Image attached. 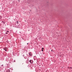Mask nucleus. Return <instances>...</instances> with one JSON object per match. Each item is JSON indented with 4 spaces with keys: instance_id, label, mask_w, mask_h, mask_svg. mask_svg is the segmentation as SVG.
<instances>
[{
    "instance_id": "f257e3e1",
    "label": "nucleus",
    "mask_w": 72,
    "mask_h": 72,
    "mask_svg": "<svg viewBox=\"0 0 72 72\" xmlns=\"http://www.w3.org/2000/svg\"><path fill=\"white\" fill-rule=\"evenodd\" d=\"M7 49H8V48H5L4 49V50H5L6 51H7Z\"/></svg>"
},
{
    "instance_id": "f03ea898",
    "label": "nucleus",
    "mask_w": 72,
    "mask_h": 72,
    "mask_svg": "<svg viewBox=\"0 0 72 72\" xmlns=\"http://www.w3.org/2000/svg\"><path fill=\"white\" fill-rule=\"evenodd\" d=\"M29 55L30 56H32V54H31V53L30 52L29 53Z\"/></svg>"
},
{
    "instance_id": "7ed1b4c3",
    "label": "nucleus",
    "mask_w": 72,
    "mask_h": 72,
    "mask_svg": "<svg viewBox=\"0 0 72 72\" xmlns=\"http://www.w3.org/2000/svg\"><path fill=\"white\" fill-rule=\"evenodd\" d=\"M32 61L31 60H30L29 62H30V63H32V62H31Z\"/></svg>"
},
{
    "instance_id": "20e7f679",
    "label": "nucleus",
    "mask_w": 72,
    "mask_h": 72,
    "mask_svg": "<svg viewBox=\"0 0 72 72\" xmlns=\"http://www.w3.org/2000/svg\"><path fill=\"white\" fill-rule=\"evenodd\" d=\"M18 1H19V2L20 1V0H18Z\"/></svg>"
},
{
    "instance_id": "39448f33",
    "label": "nucleus",
    "mask_w": 72,
    "mask_h": 72,
    "mask_svg": "<svg viewBox=\"0 0 72 72\" xmlns=\"http://www.w3.org/2000/svg\"><path fill=\"white\" fill-rule=\"evenodd\" d=\"M17 24H18V21H17Z\"/></svg>"
},
{
    "instance_id": "423d86ee",
    "label": "nucleus",
    "mask_w": 72,
    "mask_h": 72,
    "mask_svg": "<svg viewBox=\"0 0 72 72\" xmlns=\"http://www.w3.org/2000/svg\"><path fill=\"white\" fill-rule=\"evenodd\" d=\"M42 50H43L44 49V48H42Z\"/></svg>"
},
{
    "instance_id": "0eeeda50",
    "label": "nucleus",
    "mask_w": 72,
    "mask_h": 72,
    "mask_svg": "<svg viewBox=\"0 0 72 72\" xmlns=\"http://www.w3.org/2000/svg\"><path fill=\"white\" fill-rule=\"evenodd\" d=\"M7 32H9V31H7Z\"/></svg>"
},
{
    "instance_id": "6e6552de",
    "label": "nucleus",
    "mask_w": 72,
    "mask_h": 72,
    "mask_svg": "<svg viewBox=\"0 0 72 72\" xmlns=\"http://www.w3.org/2000/svg\"><path fill=\"white\" fill-rule=\"evenodd\" d=\"M70 68H71V69H72V67H70Z\"/></svg>"
},
{
    "instance_id": "1a4fd4ad",
    "label": "nucleus",
    "mask_w": 72,
    "mask_h": 72,
    "mask_svg": "<svg viewBox=\"0 0 72 72\" xmlns=\"http://www.w3.org/2000/svg\"><path fill=\"white\" fill-rule=\"evenodd\" d=\"M6 34H8V33H6Z\"/></svg>"
},
{
    "instance_id": "9d476101",
    "label": "nucleus",
    "mask_w": 72,
    "mask_h": 72,
    "mask_svg": "<svg viewBox=\"0 0 72 72\" xmlns=\"http://www.w3.org/2000/svg\"><path fill=\"white\" fill-rule=\"evenodd\" d=\"M27 45H28V43H27Z\"/></svg>"
},
{
    "instance_id": "9b49d317",
    "label": "nucleus",
    "mask_w": 72,
    "mask_h": 72,
    "mask_svg": "<svg viewBox=\"0 0 72 72\" xmlns=\"http://www.w3.org/2000/svg\"><path fill=\"white\" fill-rule=\"evenodd\" d=\"M42 51H43V50H42Z\"/></svg>"
}]
</instances>
